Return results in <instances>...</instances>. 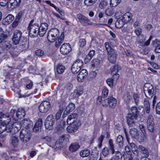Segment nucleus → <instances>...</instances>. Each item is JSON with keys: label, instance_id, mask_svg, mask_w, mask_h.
Returning a JSON list of instances; mask_svg holds the SVG:
<instances>
[{"label": "nucleus", "instance_id": "1", "mask_svg": "<svg viewBox=\"0 0 160 160\" xmlns=\"http://www.w3.org/2000/svg\"><path fill=\"white\" fill-rule=\"evenodd\" d=\"M33 20L31 21L27 28V31L29 36L31 37H34L38 36L39 25L33 23Z\"/></svg>", "mask_w": 160, "mask_h": 160}, {"label": "nucleus", "instance_id": "2", "mask_svg": "<svg viewBox=\"0 0 160 160\" xmlns=\"http://www.w3.org/2000/svg\"><path fill=\"white\" fill-rule=\"evenodd\" d=\"M59 32L58 29L56 28L50 30L48 33L47 38L48 41L53 42L57 38L59 35Z\"/></svg>", "mask_w": 160, "mask_h": 160}, {"label": "nucleus", "instance_id": "3", "mask_svg": "<svg viewBox=\"0 0 160 160\" xmlns=\"http://www.w3.org/2000/svg\"><path fill=\"white\" fill-rule=\"evenodd\" d=\"M31 137L32 135L29 131L25 129H22L21 131L20 138L22 142L26 143L28 142Z\"/></svg>", "mask_w": 160, "mask_h": 160}, {"label": "nucleus", "instance_id": "4", "mask_svg": "<svg viewBox=\"0 0 160 160\" xmlns=\"http://www.w3.org/2000/svg\"><path fill=\"white\" fill-rule=\"evenodd\" d=\"M55 123V119L52 115H48L46 119L45 126V128L49 130L53 129V126Z\"/></svg>", "mask_w": 160, "mask_h": 160}, {"label": "nucleus", "instance_id": "5", "mask_svg": "<svg viewBox=\"0 0 160 160\" xmlns=\"http://www.w3.org/2000/svg\"><path fill=\"white\" fill-rule=\"evenodd\" d=\"M9 121L4 124L2 122V124L5 126L6 131L7 132L12 133L13 134L15 133L18 132V129L16 130H14V127L13 126V123L11 122V118L9 117Z\"/></svg>", "mask_w": 160, "mask_h": 160}, {"label": "nucleus", "instance_id": "6", "mask_svg": "<svg viewBox=\"0 0 160 160\" xmlns=\"http://www.w3.org/2000/svg\"><path fill=\"white\" fill-rule=\"evenodd\" d=\"M138 118L136 115H133L131 113H128L127 116V121L128 125L132 127L135 125L136 120Z\"/></svg>", "mask_w": 160, "mask_h": 160}, {"label": "nucleus", "instance_id": "7", "mask_svg": "<svg viewBox=\"0 0 160 160\" xmlns=\"http://www.w3.org/2000/svg\"><path fill=\"white\" fill-rule=\"evenodd\" d=\"M51 107L50 103L47 101L42 102L39 107L40 112L42 113L47 112L50 109Z\"/></svg>", "mask_w": 160, "mask_h": 160}, {"label": "nucleus", "instance_id": "8", "mask_svg": "<svg viewBox=\"0 0 160 160\" xmlns=\"http://www.w3.org/2000/svg\"><path fill=\"white\" fill-rule=\"evenodd\" d=\"M144 92L146 95L148 94L150 97L153 95L154 89L153 86L150 83L145 84L143 87Z\"/></svg>", "mask_w": 160, "mask_h": 160}, {"label": "nucleus", "instance_id": "9", "mask_svg": "<svg viewBox=\"0 0 160 160\" xmlns=\"http://www.w3.org/2000/svg\"><path fill=\"white\" fill-rule=\"evenodd\" d=\"M48 25L46 23H42L40 26H39L38 35L40 37H42L45 34L47 30L48 29Z\"/></svg>", "mask_w": 160, "mask_h": 160}, {"label": "nucleus", "instance_id": "10", "mask_svg": "<svg viewBox=\"0 0 160 160\" xmlns=\"http://www.w3.org/2000/svg\"><path fill=\"white\" fill-rule=\"evenodd\" d=\"M9 142L11 146L12 147L15 148L18 147L19 143V140L17 136L12 135L10 137Z\"/></svg>", "mask_w": 160, "mask_h": 160}, {"label": "nucleus", "instance_id": "11", "mask_svg": "<svg viewBox=\"0 0 160 160\" xmlns=\"http://www.w3.org/2000/svg\"><path fill=\"white\" fill-rule=\"evenodd\" d=\"M147 127L148 130L150 132H152L154 129V123L152 116H149L147 120Z\"/></svg>", "mask_w": 160, "mask_h": 160}, {"label": "nucleus", "instance_id": "12", "mask_svg": "<svg viewBox=\"0 0 160 160\" xmlns=\"http://www.w3.org/2000/svg\"><path fill=\"white\" fill-rule=\"evenodd\" d=\"M22 33L19 30H16L13 36L12 40L15 45L18 44L22 36Z\"/></svg>", "mask_w": 160, "mask_h": 160}, {"label": "nucleus", "instance_id": "13", "mask_svg": "<svg viewBox=\"0 0 160 160\" xmlns=\"http://www.w3.org/2000/svg\"><path fill=\"white\" fill-rule=\"evenodd\" d=\"M20 124L21 127L27 129L32 128L33 125L32 122L28 119H25L22 120Z\"/></svg>", "mask_w": 160, "mask_h": 160}, {"label": "nucleus", "instance_id": "14", "mask_svg": "<svg viewBox=\"0 0 160 160\" xmlns=\"http://www.w3.org/2000/svg\"><path fill=\"white\" fill-rule=\"evenodd\" d=\"M71 50V46L68 43H64L60 48L61 52L63 54H67Z\"/></svg>", "mask_w": 160, "mask_h": 160}, {"label": "nucleus", "instance_id": "15", "mask_svg": "<svg viewBox=\"0 0 160 160\" xmlns=\"http://www.w3.org/2000/svg\"><path fill=\"white\" fill-rule=\"evenodd\" d=\"M91 63L92 67L96 71L99 70L101 66L100 61L98 59H93Z\"/></svg>", "mask_w": 160, "mask_h": 160}, {"label": "nucleus", "instance_id": "16", "mask_svg": "<svg viewBox=\"0 0 160 160\" xmlns=\"http://www.w3.org/2000/svg\"><path fill=\"white\" fill-rule=\"evenodd\" d=\"M80 59H78L72 65L71 70L73 73H76L80 70Z\"/></svg>", "mask_w": 160, "mask_h": 160}, {"label": "nucleus", "instance_id": "17", "mask_svg": "<svg viewBox=\"0 0 160 160\" xmlns=\"http://www.w3.org/2000/svg\"><path fill=\"white\" fill-rule=\"evenodd\" d=\"M14 18V17L12 15L9 14L2 21L3 25H7L11 23Z\"/></svg>", "mask_w": 160, "mask_h": 160}, {"label": "nucleus", "instance_id": "18", "mask_svg": "<svg viewBox=\"0 0 160 160\" xmlns=\"http://www.w3.org/2000/svg\"><path fill=\"white\" fill-rule=\"evenodd\" d=\"M42 122V121L41 119H38L33 128V131L34 132H38L41 131Z\"/></svg>", "mask_w": 160, "mask_h": 160}, {"label": "nucleus", "instance_id": "19", "mask_svg": "<svg viewBox=\"0 0 160 160\" xmlns=\"http://www.w3.org/2000/svg\"><path fill=\"white\" fill-rule=\"evenodd\" d=\"M132 16V14L129 12H128L122 16L121 19L125 23H127L131 19Z\"/></svg>", "mask_w": 160, "mask_h": 160}, {"label": "nucleus", "instance_id": "20", "mask_svg": "<svg viewBox=\"0 0 160 160\" xmlns=\"http://www.w3.org/2000/svg\"><path fill=\"white\" fill-rule=\"evenodd\" d=\"M18 5L16 0H9L8 3L7 7L9 10H11L15 8Z\"/></svg>", "mask_w": 160, "mask_h": 160}, {"label": "nucleus", "instance_id": "21", "mask_svg": "<svg viewBox=\"0 0 160 160\" xmlns=\"http://www.w3.org/2000/svg\"><path fill=\"white\" fill-rule=\"evenodd\" d=\"M78 128V126L77 124L71 125L68 126L67 130L68 132L73 133L77 131Z\"/></svg>", "mask_w": 160, "mask_h": 160}, {"label": "nucleus", "instance_id": "22", "mask_svg": "<svg viewBox=\"0 0 160 160\" xmlns=\"http://www.w3.org/2000/svg\"><path fill=\"white\" fill-rule=\"evenodd\" d=\"M77 117V115L76 113H73L70 115L67 120V123L68 124H71L73 123Z\"/></svg>", "mask_w": 160, "mask_h": 160}, {"label": "nucleus", "instance_id": "23", "mask_svg": "<svg viewBox=\"0 0 160 160\" xmlns=\"http://www.w3.org/2000/svg\"><path fill=\"white\" fill-rule=\"evenodd\" d=\"M9 114H5L0 112V121L3 122V123H6L9 121V119H8V121L5 120L6 119L9 118Z\"/></svg>", "mask_w": 160, "mask_h": 160}, {"label": "nucleus", "instance_id": "24", "mask_svg": "<svg viewBox=\"0 0 160 160\" xmlns=\"http://www.w3.org/2000/svg\"><path fill=\"white\" fill-rule=\"evenodd\" d=\"M111 53H108V58L109 61L112 63H114L116 59V54L115 51H112Z\"/></svg>", "mask_w": 160, "mask_h": 160}, {"label": "nucleus", "instance_id": "25", "mask_svg": "<svg viewBox=\"0 0 160 160\" xmlns=\"http://www.w3.org/2000/svg\"><path fill=\"white\" fill-rule=\"evenodd\" d=\"M25 115V111L23 109L19 108L16 114V116L17 118L21 119L23 118Z\"/></svg>", "mask_w": 160, "mask_h": 160}, {"label": "nucleus", "instance_id": "26", "mask_svg": "<svg viewBox=\"0 0 160 160\" xmlns=\"http://www.w3.org/2000/svg\"><path fill=\"white\" fill-rule=\"evenodd\" d=\"M20 94L21 97H29L33 94V93L31 92L29 90L25 88L23 89L22 91L21 92Z\"/></svg>", "mask_w": 160, "mask_h": 160}, {"label": "nucleus", "instance_id": "27", "mask_svg": "<svg viewBox=\"0 0 160 160\" xmlns=\"http://www.w3.org/2000/svg\"><path fill=\"white\" fill-rule=\"evenodd\" d=\"M81 23L84 25L91 24V22L87 17L83 15H81Z\"/></svg>", "mask_w": 160, "mask_h": 160}, {"label": "nucleus", "instance_id": "28", "mask_svg": "<svg viewBox=\"0 0 160 160\" xmlns=\"http://www.w3.org/2000/svg\"><path fill=\"white\" fill-rule=\"evenodd\" d=\"M153 46L156 47L155 51L156 53L160 52V42L157 40H155L152 43Z\"/></svg>", "mask_w": 160, "mask_h": 160}, {"label": "nucleus", "instance_id": "29", "mask_svg": "<svg viewBox=\"0 0 160 160\" xmlns=\"http://www.w3.org/2000/svg\"><path fill=\"white\" fill-rule=\"evenodd\" d=\"M138 149L140 152L145 155L146 156L148 155L149 154V150L148 148L145 147L142 145H139L138 147Z\"/></svg>", "mask_w": 160, "mask_h": 160}, {"label": "nucleus", "instance_id": "30", "mask_svg": "<svg viewBox=\"0 0 160 160\" xmlns=\"http://www.w3.org/2000/svg\"><path fill=\"white\" fill-rule=\"evenodd\" d=\"M117 103L116 99L112 97H109V107L110 108H113L115 107Z\"/></svg>", "mask_w": 160, "mask_h": 160}, {"label": "nucleus", "instance_id": "31", "mask_svg": "<svg viewBox=\"0 0 160 160\" xmlns=\"http://www.w3.org/2000/svg\"><path fill=\"white\" fill-rule=\"evenodd\" d=\"M140 109L139 108H137L136 107H132L131 109V112L128 113L132 114L133 115H136L138 117L139 115Z\"/></svg>", "mask_w": 160, "mask_h": 160}, {"label": "nucleus", "instance_id": "32", "mask_svg": "<svg viewBox=\"0 0 160 160\" xmlns=\"http://www.w3.org/2000/svg\"><path fill=\"white\" fill-rule=\"evenodd\" d=\"M88 72L86 69H83L81 71V82L84 80L87 77Z\"/></svg>", "mask_w": 160, "mask_h": 160}, {"label": "nucleus", "instance_id": "33", "mask_svg": "<svg viewBox=\"0 0 160 160\" xmlns=\"http://www.w3.org/2000/svg\"><path fill=\"white\" fill-rule=\"evenodd\" d=\"M79 145L78 144L75 143L72 144L69 146V150L72 152H75L77 151L79 148Z\"/></svg>", "mask_w": 160, "mask_h": 160}, {"label": "nucleus", "instance_id": "34", "mask_svg": "<svg viewBox=\"0 0 160 160\" xmlns=\"http://www.w3.org/2000/svg\"><path fill=\"white\" fill-rule=\"evenodd\" d=\"M130 145L131 147V150L132 151L133 153L136 155H138V147L133 142L130 143Z\"/></svg>", "mask_w": 160, "mask_h": 160}, {"label": "nucleus", "instance_id": "35", "mask_svg": "<svg viewBox=\"0 0 160 160\" xmlns=\"http://www.w3.org/2000/svg\"><path fill=\"white\" fill-rule=\"evenodd\" d=\"M70 136L68 134H65L62 135L61 137H60L58 138L59 141H61V142L63 143L64 142H68Z\"/></svg>", "mask_w": 160, "mask_h": 160}, {"label": "nucleus", "instance_id": "36", "mask_svg": "<svg viewBox=\"0 0 160 160\" xmlns=\"http://www.w3.org/2000/svg\"><path fill=\"white\" fill-rule=\"evenodd\" d=\"M65 70V67L64 66L60 64L58 65L56 68V70L58 74H62L64 72Z\"/></svg>", "mask_w": 160, "mask_h": 160}, {"label": "nucleus", "instance_id": "37", "mask_svg": "<svg viewBox=\"0 0 160 160\" xmlns=\"http://www.w3.org/2000/svg\"><path fill=\"white\" fill-rule=\"evenodd\" d=\"M75 108V105L72 103H69L66 107L65 111L66 113H68L72 111Z\"/></svg>", "mask_w": 160, "mask_h": 160}, {"label": "nucleus", "instance_id": "38", "mask_svg": "<svg viewBox=\"0 0 160 160\" xmlns=\"http://www.w3.org/2000/svg\"><path fill=\"white\" fill-rule=\"evenodd\" d=\"M116 143L120 147L123 146V138L122 136L119 135L118 136L116 139Z\"/></svg>", "mask_w": 160, "mask_h": 160}, {"label": "nucleus", "instance_id": "39", "mask_svg": "<svg viewBox=\"0 0 160 160\" xmlns=\"http://www.w3.org/2000/svg\"><path fill=\"white\" fill-rule=\"evenodd\" d=\"M125 23L121 19L117 20L115 22V25L117 28H120L123 26Z\"/></svg>", "mask_w": 160, "mask_h": 160}, {"label": "nucleus", "instance_id": "40", "mask_svg": "<svg viewBox=\"0 0 160 160\" xmlns=\"http://www.w3.org/2000/svg\"><path fill=\"white\" fill-rule=\"evenodd\" d=\"M64 38V35L62 33L56 42L55 45L56 47H58L60 44L63 42Z\"/></svg>", "mask_w": 160, "mask_h": 160}, {"label": "nucleus", "instance_id": "41", "mask_svg": "<svg viewBox=\"0 0 160 160\" xmlns=\"http://www.w3.org/2000/svg\"><path fill=\"white\" fill-rule=\"evenodd\" d=\"M129 132L132 138H137L138 135V130L135 128L130 129Z\"/></svg>", "mask_w": 160, "mask_h": 160}, {"label": "nucleus", "instance_id": "42", "mask_svg": "<svg viewBox=\"0 0 160 160\" xmlns=\"http://www.w3.org/2000/svg\"><path fill=\"white\" fill-rule=\"evenodd\" d=\"M144 104V108L146 110V112L148 113L149 112L150 106L149 102L148 99H145Z\"/></svg>", "mask_w": 160, "mask_h": 160}, {"label": "nucleus", "instance_id": "43", "mask_svg": "<svg viewBox=\"0 0 160 160\" xmlns=\"http://www.w3.org/2000/svg\"><path fill=\"white\" fill-rule=\"evenodd\" d=\"M97 1V0H84V3L85 6L89 7L93 5Z\"/></svg>", "mask_w": 160, "mask_h": 160}, {"label": "nucleus", "instance_id": "44", "mask_svg": "<svg viewBox=\"0 0 160 160\" xmlns=\"http://www.w3.org/2000/svg\"><path fill=\"white\" fill-rule=\"evenodd\" d=\"M145 137V133H141L140 134H138L137 135V138H135L137 139L139 142H142L144 141Z\"/></svg>", "mask_w": 160, "mask_h": 160}, {"label": "nucleus", "instance_id": "45", "mask_svg": "<svg viewBox=\"0 0 160 160\" xmlns=\"http://www.w3.org/2000/svg\"><path fill=\"white\" fill-rule=\"evenodd\" d=\"M90 154V151L88 149H85L81 152V156L83 157L88 156Z\"/></svg>", "mask_w": 160, "mask_h": 160}, {"label": "nucleus", "instance_id": "46", "mask_svg": "<svg viewBox=\"0 0 160 160\" xmlns=\"http://www.w3.org/2000/svg\"><path fill=\"white\" fill-rule=\"evenodd\" d=\"M16 112V110L14 109H12L11 110L10 113H7L9 114L10 118H11H11H12L15 121H17V118H16V115H15V113Z\"/></svg>", "mask_w": 160, "mask_h": 160}, {"label": "nucleus", "instance_id": "47", "mask_svg": "<svg viewBox=\"0 0 160 160\" xmlns=\"http://www.w3.org/2000/svg\"><path fill=\"white\" fill-rule=\"evenodd\" d=\"M104 45L108 53H111L112 52V51H115L112 49V48L109 45V44L108 42H106L104 43Z\"/></svg>", "mask_w": 160, "mask_h": 160}, {"label": "nucleus", "instance_id": "48", "mask_svg": "<svg viewBox=\"0 0 160 160\" xmlns=\"http://www.w3.org/2000/svg\"><path fill=\"white\" fill-rule=\"evenodd\" d=\"M121 1V0H110V5L112 7H115Z\"/></svg>", "mask_w": 160, "mask_h": 160}, {"label": "nucleus", "instance_id": "49", "mask_svg": "<svg viewBox=\"0 0 160 160\" xmlns=\"http://www.w3.org/2000/svg\"><path fill=\"white\" fill-rule=\"evenodd\" d=\"M108 4V2L106 0H102L100 2L99 7L101 8L102 9L105 8Z\"/></svg>", "mask_w": 160, "mask_h": 160}, {"label": "nucleus", "instance_id": "50", "mask_svg": "<svg viewBox=\"0 0 160 160\" xmlns=\"http://www.w3.org/2000/svg\"><path fill=\"white\" fill-rule=\"evenodd\" d=\"M112 9L111 8H107L105 11V14L107 16H111L113 14Z\"/></svg>", "mask_w": 160, "mask_h": 160}, {"label": "nucleus", "instance_id": "51", "mask_svg": "<svg viewBox=\"0 0 160 160\" xmlns=\"http://www.w3.org/2000/svg\"><path fill=\"white\" fill-rule=\"evenodd\" d=\"M114 80L112 78H109L107 79L106 82L110 87L112 88L113 85Z\"/></svg>", "mask_w": 160, "mask_h": 160}, {"label": "nucleus", "instance_id": "52", "mask_svg": "<svg viewBox=\"0 0 160 160\" xmlns=\"http://www.w3.org/2000/svg\"><path fill=\"white\" fill-rule=\"evenodd\" d=\"M122 13L120 11H118L115 13L114 17L116 19H120L122 16Z\"/></svg>", "mask_w": 160, "mask_h": 160}, {"label": "nucleus", "instance_id": "53", "mask_svg": "<svg viewBox=\"0 0 160 160\" xmlns=\"http://www.w3.org/2000/svg\"><path fill=\"white\" fill-rule=\"evenodd\" d=\"M35 53L36 55L39 57H42L44 55L43 51L40 49H38L35 51Z\"/></svg>", "mask_w": 160, "mask_h": 160}, {"label": "nucleus", "instance_id": "54", "mask_svg": "<svg viewBox=\"0 0 160 160\" xmlns=\"http://www.w3.org/2000/svg\"><path fill=\"white\" fill-rule=\"evenodd\" d=\"M111 74L112 75L115 74L118 72V66H114L111 68Z\"/></svg>", "mask_w": 160, "mask_h": 160}, {"label": "nucleus", "instance_id": "55", "mask_svg": "<svg viewBox=\"0 0 160 160\" xmlns=\"http://www.w3.org/2000/svg\"><path fill=\"white\" fill-rule=\"evenodd\" d=\"M109 97L107 99L102 100V106L105 107H107L109 106Z\"/></svg>", "mask_w": 160, "mask_h": 160}, {"label": "nucleus", "instance_id": "56", "mask_svg": "<svg viewBox=\"0 0 160 160\" xmlns=\"http://www.w3.org/2000/svg\"><path fill=\"white\" fill-rule=\"evenodd\" d=\"M108 90L106 87H104L102 92V96L104 97H106L108 95Z\"/></svg>", "mask_w": 160, "mask_h": 160}, {"label": "nucleus", "instance_id": "57", "mask_svg": "<svg viewBox=\"0 0 160 160\" xmlns=\"http://www.w3.org/2000/svg\"><path fill=\"white\" fill-rule=\"evenodd\" d=\"M104 137L103 135H101L98 138V147L100 148L102 145V142L104 139Z\"/></svg>", "mask_w": 160, "mask_h": 160}, {"label": "nucleus", "instance_id": "58", "mask_svg": "<svg viewBox=\"0 0 160 160\" xmlns=\"http://www.w3.org/2000/svg\"><path fill=\"white\" fill-rule=\"evenodd\" d=\"M42 139L47 142L48 143H50L53 141V139L50 136H45L42 138Z\"/></svg>", "mask_w": 160, "mask_h": 160}, {"label": "nucleus", "instance_id": "59", "mask_svg": "<svg viewBox=\"0 0 160 160\" xmlns=\"http://www.w3.org/2000/svg\"><path fill=\"white\" fill-rule=\"evenodd\" d=\"M102 153L103 156H107L109 153L108 148L107 147L104 148L102 150Z\"/></svg>", "mask_w": 160, "mask_h": 160}, {"label": "nucleus", "instance_id": "60", "mask_svg": "<svg viewBox=\"0 0 160 160\" xmlns=\"http://www.w3.org/2000/svg\"><path fill=\"white\" fill-rule=\"evenodd\" d=\"M121 156V154L120 152L118 151H116L115 152L116 158L113 157L110 159V160H118L119 157Z\"/></svg>", "mask_w": 160, "mask_h": 160}, {"label": "nucleus", "instance_id": "61", "mask_svg": "<svg viewBox=\"0 0 160 160\" xmlns=\"http://www.w3.org/2000/svg\"><path fill=\"white\" fill-rule=\"evenodd\" d=\"M13 126L15 127V128H14V130H16L18 129V131L21 128V124H18L17 123L15 122L13 123Z\"/></svg>", "mask_w": 160, "mask_h": 160}, {"label": "nucleus", "instance_id": "62", "mask_svg": "<svg viewBox=\"0 0 160 160\" xmlns=\"http://www.w3.org/2000/svg\"><path fill=\"white\" fill-rule=\"evenodd\" d=\"M62 110H60L58 111L56 115V120H58L59 119L61 116Z\"/></svg>", "mask_w": 160, "mask_h": 160}, {"label": "nucleus", "instance_id": "63", "mask_svg": "<svg viewBox=\"0 0 160 160\" xmlns=\"http://www.w3.org/2000/svg\"><path fill=\"white\" fill-rule=\"evenodd\" d=\"M98 154V151L96 148L92 150V152L91 155L93 156V157L96 158Z\"/></svg>", "mask_w": 160, "mask_h": 160}, {"label": "nucleus", "instance_id": "64", "mask_svg": "<svg viewBox=\"0 0 160 160\" xmlns=\"http://www.w3.org/2000/svg\"><path fill=\"white\" fill-rule=\"evenodd\" d=\"M156 112L158 114H160V101L158 102L156 106Z\"/></svg>", "mask_w": 160, "mask_h": 160}]
</instances>
